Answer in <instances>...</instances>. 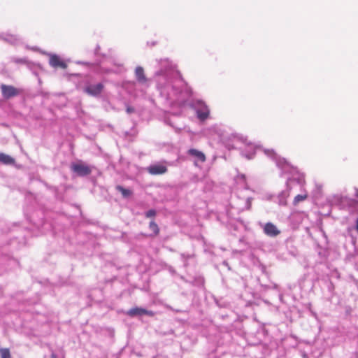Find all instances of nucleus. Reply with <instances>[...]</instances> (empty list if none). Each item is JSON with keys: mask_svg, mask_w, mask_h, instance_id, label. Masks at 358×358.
Wrapping results in <instances>:
<instances>
[{"mask_svg": "<svg viewBox=\"0 0 358 358\" xmlns=\"http://www.w3.org/2000/svg\"><path fill=\"white\" fill-rule=\"evenodd\" d=\"M263 151L266 156L275 162L277 166L281 169L282 173L289 175L286 182L287 189L281 192L279 194L280 203H285L286 198L289 196L290 191L295 185L303 190L306 182L304 175L288 163L285 159L278 156L273 150L264 149Z\"/></svg>", "mask_w": 358, "mask_h": 358, "instance_id": "obj_2", "label": "nucleus"}, {"mask_svg": "<svg viewBox=\"0 0 358 358\" xmlns=\"http://www.w3.org/2000/svg\"><path fill=\"white\" fill-rule=\"evenodd\" d=\"M0 162L4 164H12L15 162V159L8 155L0 153Z\"/></svg>", "mask_w": 358, "mask_h": 358, "instance_id": "obj_16", "label": "nucleus"}, {"mask_svg": "<svg viewBox=\"0 0 358 358\" xmlns=\"http://www.w3.org/2000/svg\"><path fill=\"white\" fill-rule=\"evenodd\" d=\"M191 107L195 110L199 120L204 121L208 117L210 110L206 103L202 100H194L191 103Z\"/></svg>", "mask_w": 358, "mask_h": 358, "instance_id": "obj_5", "label": "nucleus"}, {"mask_svg": "<svg viewBox=\"0 0 358 358\" xmlns=\"http://www.w3.org/2000/svg\"><path fill=\"white\" fill-rule=\"evenodd\" d=\"M187 154L194 158V164L196 166H197L198 162L203 163L206 161V156L204 153L196 149H189L187 151Z\"/></svg>", "mask_w": 358, "mask_h": 358, "instance_id": "obj_15", "label": "nucleus"}, {"mask_svg": "<svg viewBox=\"0 0 358 358\" xmlns=\"http://www.w3.org/2000/svg\"><path fill=\"white\" fill-rule=\"evenodd\" d=\"M335 198H336V199H341V196H335Z\"/></svg>", "mask_w": 358, "mask_h": 358, "instance_id": "obj_26", "label": "nucleus"}, {"mask_svg": "<svg viewBox=\"0 0 358 358\" xmlns=\"http://www.w3.org/2000/svg\"><path fill=\"white\" fill-rule=\"evenodd\" d=\"M117 189L122 193V196L124 197H128L131 194V190L128 189H125L122 186H117Z\"/></svg>", "mask_w": 358, "mask_h": 358, "instance_id": "obj_18", "label": "nucleus"}, {"mask_svg": "<svg viewBox=\"0 0 358 358\" xmlns=\"http://www.w3.org/2000/svg\"><path fill=\"white\" fill-rule=\"evenodd\" d=\"M156 215V211L153 209H150L145 213L147 217H152Z\"/></svg>", "mask_w": 358, "mask_h": 358, "instance_id": "obj_22", "label": "nucleus"}, {"mask_svg": "<svg viewBox=\"0 0 358 358\" xmlns=\"http://www.w3.org/2000/svg\"><path fill=\"white\" fill-rule=\"evenodd\" d=\"M0 39L14 45H18L21 43V38L19 36L11 34L10 33L0 34Z\"/></svg>", "mask_w": 358, "mask_h": 358, "instance_id": "obj_12", "label": "nucleus"}, {"mask_svg": "<svg viewBox=\"0 0 358 358\" xmlns=\"http://www.w3.org/2000/svg\"><path fill=\"white\" fill-rule=\"evenodd\" d=\"M2 96L6 99H9L16 96L21 93V90L17 89L12 85L2 84L0 86Z\"/></svg>", "mask_w": 358, "mask_h": 358, "instance_id": "obj_8", "label": "nucleus"}, {"mask_svg": "<svg viewBox=\"0 0 358 358\" xmlns=\"http://www.w3.org/2000/svg\"><path fill=\"white\" fill-rule=\"evenodd\" d=\"M52 357L53 358H55V355H54V354H52Z\"/></svg>", "mask_w": 358, "mask_h": 358, "instance_id": "obj_27", "label": "nucleus"}, {"mask_svg": "<svg viewBox=\"0 0 358 358\" xmlns=\"http://www.w3.org/2000/svg\"><path fill=\"white\" fill-rule=\"evenodd\" d=\"M127 111L128 113H131L133 111V108H131L130 107H128L127 108Z\"/></svg>", "mask_w": 358, "mask_h": 358, "instance_id": "obj_25", "label": "nucleus"}, {"mask_svg": "<svg viewBox=\"0 0 358 358\" xmlns=\"http://www.w3.org/2000/svg\"><path fill=\"white\" fill-rule=\"evenodd\" d=\"M355 229L358 233V218L356 220V222H355Z\"/></svg>", "mask_w": 358, "mask_h": 358, "instance_id": "obj_24", "label": "nucleus"}, {"mask_svg": "<svg viewBox=\"0 0 358 358\" xmlns=\"http://www.w3.org/2000/svg\"><path fill=\"white\" fill-rule=\"evenodd\" d=\"M236 182L240 189L236 193V197L240 200V203H236V208L241 211L248 210L251 206V197L244 194L245 192L248 190L245 175L238 176Z\"/></svg>", "mask_w": 358, "mask_h": 358, "instance_id": "obj_3", "label": "nucleus"}, {"mask_svg": "<svg viewBox=\"0 0 358 358\" xmlns=\"http://www.w3.org/2000/svg\"><path fill=\"white\" fill-rule=\"evenodd\" d=\"M147 171L151 175H160L167 171L166 166L162 164H154L147 167Z\"/></svg>", "mask_w": 358, "mask_h": 358, "instance_id": "obj_14", "label": "nucleus"}, {"mask_svg": "<svg viewBox=\"0 0 358 358\" xmlns=\"http://www.w3.org/2000/svg\"><path fill=\"white\" fill-rule=\"evenodd\" d=\"M1 358H10L9 350L7 348L0 349Z\"/></svg>", "mask_w": 358, "mask_h": 358, "instance_id": "obj_19", "label": "nucleus"}, {"mask_svg": "<svg viewBox=\"0 0 358 358\" xmlns=\"http://www.w3.org/2000/svg\"><path fill=\"white\" fill-rule=\"evenodd\" d=\"M134 73L136 81L141 86L148 88L150 86V79L146 77L143 68L140 66L136 67Z\"/></svg>", "mask_w": 358, "mask_h": 358, "instance_id": "obj_9", "label": "nucleus"}, {"mask_svg": "<svg viewBox=\"0 0 358 358\" xmlns=\"http://www.w3.org/2000/svg\"><path fill=\"white\" fill-rule=\"evenodd\" d=\"M156 62L158 69L154 73L152 78L164 104L170 107L185 106L192 91L178 70L177 65L167 58Z\"/></svg>", "mask_w": 358, "mask_h": 358, "instance_id": "obj_1", "label": "nucleus"}, {"mask_svg": "<svg viewBox=\"0 0 358 358\" xmlns=\"http://www.w3.org/2000/svg\"><path fill=\"white\" fill-rule=\"evenodd\" d=\"M259 225L263 229L265 235L269 237H276L280 234V230L272 222L262 223L259 222Z\"/></svg>", "mask_w": 358, "mask_h": 358, "instance_id": "obj_7", "label": "nucleus"}, {"mask_svg": "<svg viewBox=\"0 0 358 358\" xmlns=\"http://www.w3.org/2000/svg\"><path fill=\"white\" fill-rule=\"evenodd\" d=\"M71 169L80 176H88L92 172L91 168L83 162L73 164Z\"/></svg>", "mask_w": 358, "mask_h": 358, "instance_id": "obj_10", "label": "nucleus"}, {"mask_svg": "<svg viewBox=\"0 0 358 358\" xmlns=\"http://www.w3.org/2000/svg\"><path fill=\"white\" fill-rule=\"evenodd\" d=\"M48 55L50 57L49 64L52 67H60L64 69L67 67L66 64L57 55L50 53Z\"/></svg>", "mask_w": 358, "mask_h": 358, "instance_id": "obj_13", "label": "nucleus"}, {"mask_svg": "<svg viewBox=\"0 0 358 358\" xmlns=\"http://www.w3.org/2000/svg\"><path fill=\"white\" fill-rule=\"evenodd\" d=\"M81 90L90 96H99L103 89V85L101 83L92 84L88 79L86 80L83 86H80Z\"/></svg>", "mask_w": 358, "mask_h": 358, "instance_id": "obj_6", "label": "nucleus"}, {"mask_svg": "<svg viewBox=\"0 0 358 358\" xmlns=\"http://www.w3.org/2000/svg\"><path fill=\"white\" fill-rule=\"evenodd\" d=\"M149 227H150V230H152L155 235H157L159 233V227L155 222H153V221L150 222Z\"/></svg>", "mask_w": 358, "mask_h": 358, "instance_id": "obj_20", "label": "nucleus"}, {"mask_svg": "<svg viewBox=\"0 0 358 358\" xmlns=\"http://www.w3.org/2000/svg\"><path fill=\"white\" fill-rule=\"evenodd\" d=\"M234 144L231 147L229 146V148L240 149L242 150L241 154L245 158L250 159L253 158L256 152V147L251 143H247L246 140H243L241 138L234 136Z\"/></svg>", "mask_w": 358, "mask_h": 358, "instance_id": "obj_4", "label": "nucleus"}, {"mask_svg": "<svg viewBox=\"0 0 358 358\" xmlns=\"http://www.w3.org/2000/svg\"><path fill=\"white\" fill-rule=\"evenodd\" d=\"M307 197H308V194L305 191H304L303 194H297L294 199V201H293L294 205H296L299 202L306 200L307 199Z\"/></svg>", "mask_w": 358, "mask_h": 358, "instance_id": "obj_17", "label": "nucleus"}, {"mask_svg": "<svg viewBox=\"0 0 358 358\" xmlns=\"http://www.w3.org/2000/svg\"><path fill=\"white\" fill-rule=\"evenodd\" d=\"M127 314L131 317L141 316L143 315H146L150 317H153L155 315V313L153 311L148 310L140 307H135L131 308L127 311Z\"/></svg>", "mask_w": 358, "mask_h": 358, "instance_id": "obj_11", "label": "nucleus"}, {"mask_svg": "<svg viewBox=\"0 0 358 358\" xmlns=\"http://www.w3.org/2000/svg\"><path fill=\"white\" fill-rule=\"evenodd\" d=\"M11 61L16 64H26L27 59L25 58H17V57H11Z\"/></svg>", "mask_w": 358, "mask_h": 358, "instance_id": "obj_21", "label": "nucleus"}, {"mask_svg": "<svg viewBox=\"0 0 358 358\" xmlns=\"http://www.w3.org/2000/svg\"><path fill=\"white\" fill-rule=\"evenodd\" d=\"M292 218H298L299 220V222H301V215L298 213H293L291 216Z\"/></svg>", "mask_w": 358, "mask_h": 358, "instance_id": "obj_23", "label": "nucleus"}]
</instances>
